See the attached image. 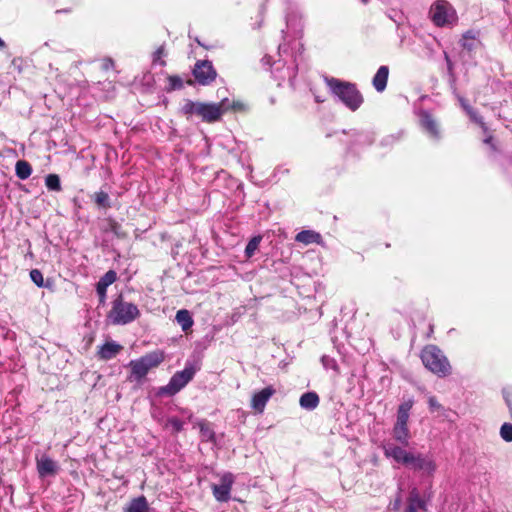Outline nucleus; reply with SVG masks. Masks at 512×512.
<instances>
[{
	"mask_svg": "<svg viewBox=\"0 0 512 512\" xmlns=\"http://www.w3.org/2000/svg\"><path fill=\"white\" fill-rule=\"evenodd\" d=\"M165 359V353L162 350H154L139 359L131 360L128 364L130 368L129 381L141 383L150 370L157 368Z\"/></svg>",
	"mask_w": 512,
	"mask_h": 512,
	"instance_id": "1",
	"label": "nucleus"
},
{
	"mask_svg": "<svg viewBox=\"0 0 512 512\" xmlns=\"http://www.w3.org/2000/svg\"><path fill=\"white\" fill-rule=\"evenodd\" d=\"M140 317L137 305L125 300L123 294L117 295L111 302L107 320L113 325H127Z\"/></svg>",
	"mask_w": 512,
	"mask_h": 512,
	"instance_id": "2",
	"label": "nucleus"
},
{
	"mask_svg": "<svg viewBox=\"0 0 512 512\" xmlns=\"http://www.w3.org/2000/svg\"><path fill=\"white\" fill-rule=\"evenodd\" d=\"M331 91L352 111H356L364 99L355 84L336 78L326 80Z\"/></svg>",
	"mask_w": 512,
	"mask_h": 512,
	"instance_id": "3",
	"label": "nucleus"
},
{
	"mask_svg": "<svg viewBox=\"0 0 512 512\" xmlns=\"http://www.w3.org/2000/svg\"><path fill=\"white\" fill-rule=\"evenodd\" d=\"M423 365L438 377L451 374V365L444 353L436 345H427L421 351Z\"/></svg>",
	"mask_w": 512,
	"mask_h": 512,
	"instance_id": "4",
	"label": "nucleus"
},
{
	"mask_svg": "<svg viewBox=\"0 0 512 512\" xmlns=\"http://www.w3.org/2000/svg\"><path fill=\"white\" fill-rule=\"evenodd\" d=\"M196 369L193 366L185 367L184 370L176 372L169 383L158 389L157 395L173 396L183 389L194 377Z\"/></svg>",
	"mask_w": 512,
	"mask_h": 512,
	"instance_id": "5",
	"label": "nucleus"
},
{
	"mask_svg": "<svg viewBox=\"0 0 512 512\" xmlns=\"http://www.w3.org/2000/svg\"><path fill=\"white\" fill-rule=\"evenodd\" d=\"M430 15L433 23L438 27L451 24L456 19L454 9L444 0H438L433 4Z\"/></svg>",
	"mask_w": 512,
	"mask_h": 512,
	"instance_id": "6",
	"label": "nucleus"
},
{
	"mask_svg": "<svg viewBox=\"0 0 512 512\" xmlns=\"http://www.w3.org/2000/svg\"><path fill=\"white\" fill-rule=\"evenodd\" d=\"M228 110L226 100L218 103L200 102L198 117L206 123H215L222 119L224 113Z\"/></svg>",
	"mask_w": 512,
	"mask_h": 512,
	"instance_id": "7",
	"label": "nucleus"
},
{
	"mask_svg": "<svg viewBox=\"0 0 512 512\" xmlns=\"http://www.w3.org/2000/svg\"><path fill=\"white\" fill-rule=\"evenodd\" d=\"M192 74L195 81L202 86H208L213 83L217 77V71L209 60L196 61Z\"/></svg>",
	"mask_w": 512,
	"mask_h": 512,
	"instance_id": "8",
	"label": "nucleus"
},
{
	"mask_svg": "<svg viewBox=\"0 0 512 512\" xmlns=\"http://www.w3.org/2000/svg\"><path fill=\"white\" fill-rule=\"evenodd\" d=\"M406 466L414 470L424 471L428 475H433L437 469V465L431 457L425 456L421 453L414 454L412 452Z\"/></svg>",
	"mask_w": 512,
	"mask_h": 512,
	"instance_id": "9",
	"label": "nucleus"
},
{
	"mask_svg": "<svg viewBox=\"0 0 512 512\" xmlns=\"http://www.w3.org/2000/svg\"><path fill=\"white\" fill-rule=\"evenodd\" d=\"M233 483V475L226 473L221 477L220 484H212L211 490L215 499L219 502L229 501Z\"/></svg>",
	"mask_w": 512,
	"mask_h": 512,
	"instance_id": "10",
	"label": "nucleus"
},
{
	"mask_svg": "<svg viewBox=\"0 0 512 512\" xmlns=\"http://www.w3.org/2000/svg\"><path fill=\"white\" fill-rule=\"evenodd\" d=\"M275 393L276 389L272 385H269L263 388L262 390L254 393L251 398V408L255 412L262 414L265 410L267 402Z\"/></svg>",
	"mask_w": 512,
	"mask_h": 512,
	"instance_id": "11",
	"label": "nucleus"
},
{
	"mask_svg": "<svg viewBox=\"0 0 512 512\" xmlns=\"http://www.w3.org/2000/svg\"><path fill=\"white\" fill-rule=\"evenodd\" d=\"M383 452L387 458H392L397 463L403 464L405 466L408 463L409 456L411 454V452L406 451L402 447L391 443L383 446Z\"/></svg>",
	"mask_w": 512,
	"mask_h": 512,
	"instance_id": "12",
	"label": "nucleus"
},
{
	"mask_svg": "<svg viewBox=\"0 0 512 512\" xmlns=\"http://www.w3.org/2000/svg\"><path fill=\"white\" fill-rule=\"evenodd\" d=\"M36 466L40 477L54 476L59 470L57 463L47 455L36 458Z\"/></svg>",
	"mask_w": 512,
	"mask_h": 512,
	"instance_id": "13",
	"label": "nucleus"
},
{
	"mask_svg": "<svg viewBox=\"0 0 512 512\" xmlns=\"http://www.w3.org/2000/svg\"><path fill=\"white\" fill-rule=\"evenodd\" d=\"M117 280V273L114 270L107 271L97 282L96 292L99 296V302L104 303L106 300L107 288Z\"/></svg>",
	"mask_w": 512,
	"mask_h": 512,
	"instance_id": "14",
	"label": "nucleus"
},
{
	"mask_svg": "<svg viewBox=\"0 0 512 512\" xmlns=\"http://www.w3.org/2000/svg\"><path fill=\"white\" fill-rule=\"evenodd\" d=\"M420 124L422 128L433 138L440 137V130L436 119L428 111H421Z\"/></svg>",
	"mask_w": 512,
	"mask_h": 512,
	"instance_id": "15",
	"label": "nucleus"
},
{
	"mask_svg": "<svg viewBox=\"0 0 512 512\" xmlns=\"http://www.w3.org/2000/svg\"><path fill=\"white\" fill-rule=\"evenodd\" d=\"M122 349V345L114 341L106 342L99 347L97 351V357L101 360L107 361L116 357Z\"/></svg>",
	"mask_w": 512,
	"mask_h": 512,
	"instance_id": "16",
	"label": "nucleus"
},
{
	"mask_svg": "<svg viewBox=\"0 0 512 512\" xmlns=\"http://www.w3.org/2000/svg\"><path fill=\"white\" fill-rule=\"evenodd\" d=\"M388 77V66H380L372 79V84L377 92H383L386 89Z\"/></svg>",
	"mask_w": 512,
	"mask_h": 512,
	"instance_id": "17",
	"label": "nucleus"
},
{
	"mask_svg": "<svg viewBox=\"0 0 512 512\" xmlns=\"http://www.w3.org/2000/svg\"><path fill=\"white\" fill-rule=\"evenodd\" d=\"M295 241L305 245L312 243L320 244L322 242V236L320 233L313 230H302L296 234Z\"/></svg>",
	"mask_w": 512,
	"mask_h": 512,
	"instance_id": "18",
	"label": "nucleus"
},
{
	"mask_svg": "<svg viewBox=\"0 0 512 512\" xmlns=\"http://www.w3.org/2000/svg\"><path fill=\"white\" fill-rule=\"evenodd\" d=\"M392 434L396 441L402 445H408L410 438L408 424L396 422L393 427Z\"/></svg>",
	"mask_w": 512,
	"mask_h": 512,
	"instance_id": "19",
	"label": "nucleus"
},
{
	"mask_svg": "<svg viewBox=\"0 0 512 512\" xmlns=\"http://www.w3.org/2000/svg\"><path fill=\"white\" fill-rule=\"evenodd\" d=\"M125 512H148L149 503L145 496L141 495L133 498L129 504L124 508Z\"/></svg>",
	"mask_w": 512,
	"mask_h": 512,
	"instance_id": "20",
	"label": "nucleus"
},
{
	"mask_svg": "<svg viewBox=\"0 0 512 512\" xmlns=\"http://www.w3.org/2000/svg\"><path fill=\"white\" fill-rule=\"evenodd\" d=\"M320 399L316 392H306L301 395L299 404L302 408L313 410L319 405Z\"/></svg>",
	"mask_w": 512,
	"mask_h": 512,
	"instance_id": "21",
	"label": "nucleus"
},
{
	"mask_svg": "<svg viewBox=\"0 0 512 512\" xmlns=\"http://www.w3.org/2000/svg\"><path fill=\"white\" fill-rule=\"evenodd\" d=\"M175 319H176L177 323L181 326V328L184 332H187L188 330H190L194 324V321H193V318H192L190 312L186 309L177 311Z\"/></svg>",
	"mask_w": 512,
	"mask_h": 512,
	"instance_id": "22",
	"label": "nucleus"
},
{
	"mask_svg": "<svg viewBox=\"0 0 512 512\" xmlns=\"http://www.w3.org/2000/svg\"><path fill=\"white\" fill-rule=\"evenodd\" d=\"M198 426L201 440L205 442L215 443L216 436L211 424L208 421L203 420L198 423Z\"/></svg>",
	"mask_w": 512,
	"mask_h": 512,
	"instance_id": "23",
	"label": "nucleus"
},
{
	"mask_svg": "<svg viewBox=\"0 0 512 512\" xmlns=\"http://www.w3.org/2000/svg\"><path fill=\"white\" fill-rule=\"evenodd\" d=\"M477 36L478 32H475L473 30L466 31L461 39L462 48L468 52H472L476 48Z\"/></svg>",
	"mask_w": 512,
	"mask_h": 512,
	"instance_id": "24",
	"label": "nucleus"
},
{
	"mask_svg": "<svg viewBox=\"0 0 512 512\" xmlns=\"http://www.w3.org/2000/svg\"><path fill=\"white\" fill-rule=\"evenodd\" d=\"M91 199L94 204L101 209H109L111 208V201L109 194L105 191H97L93 195H91Z\"/></svg>",
	"mask_w": 512,
	"mask_h": 512,
	"instance_id": "25",
	"label": "nucleus"
},
{
	"mask_svg": "<svg viewBox=\"0 0 512 512\" xmlns=\"http://www.w3.org/2000/svg\"><path fill=\"white\" fill-rule=\"evenodd\" d=\"M15 173L19 179L25 180L31 176L32 166L26 160H18L15 165Z\"/></svg>",
	"mask_w": 512,
	"mask_h": 512,
	"instance_id": "26",
	"label": "nucleus"
},
{
	"mask_svg": "<svg viewBox=\"0 0 512 512\" xmlns=\"http://www.w3.org/2000/svg\"><path fill=\"white\" fill-rule=\"evenodd\" d=\"M199 107L200 102H194L192 100H186L183 106L181 107V114L189 119L191 116L199 115Z\"/></svg>",
	"mask_w": 512,
	"mask_h": 512,
	"instance_id": "27",
	"label": "nucleus"
},
{
	"mask_svg": "<svg viewBox=\"0 0 512 512\" xmlns=\"http://www.w3.org/2000/svg\"><path fill=\"white\" fill-rule=\"evenodd\" d=\"M407 502H408V505L412 504L413 507L419 508L423 511L427 510L426 502H425V500H423L421 498L420 493L417 488H413L410 491Z\"/></svg>",
	"mask_w": 512,
	"mask_h": 512,
	"instance_id": "28",
	"label": "nucleus"
},
{
	"mask_svg": "<svg viewBox=\"0 0 512 512\" xmlns=\"http://www.w3.org/2000/svg\"><path fill=\"white\" fill-rule=\"evenodd\" d=\"M106 222L108 227L104 230L105 232L111 231L117 238L124 239L127 237V233L123 230L122 226L114 219L107 218Z\"/></svg>",
	"mask_w": 512,
	"mask_h": 512,
	"instance_id": "29",
	"label": "nucleus"
},
{
	"mask_svg": "<svg viewBox=\"0 0 512 512\" xmlns=\"http://www.w3.org/2000/svg\"><path fill=\"white\" fill-rule=\"evenodd\" d=\"M413 406L412 401H406L398 407L396 422L408 424L409 412Z\"/></svg>",
	"mask_w": 512,
	"mask_h": 512,
	"instance_id": "30",
	"label": "nucleus"
},
{
	"mask_svg": "<svg viewBox=\"0 0 512 512\" xmlns=\"http://www.w3.org/2000/svg\"><path fill=\"white\" fill-rule=\"evenodd\" d=\"M262 241V236L261 235H257V236H254L252 237L248 244L246 245V248H245V256L246 258H251L255 252L258 250L259 248V245Z\"/></svg>",
	"mask_w": 512,
	"mask_h": 512,
	"instance_id": "31",
	"label": "nucleus"
},
{
	"mask_svg": "<svg viewBox=\"0 0 512 512\" xmlns=\"http://www.w3.org/2000/svg\"><path fill=\"white\" fill-rule=\"evenodd\" d=\"M45 185L49 190H52V191H60L61 190V182H60V178L57 174H49L45 178Z\"/></svg>",
	"mask_w": 512,
	"mask_h": 512,
	"instance_id": "32",
	"label": "nucleus"
},
{
	"mask_svg": "<svg viewBox=\"0 0 512 512\" xmlns=\"http://www.w3.org/2000/svg\"><path fill=\"white\" fill-rule=\"evenodd\" d=\"M465 109L467 110L471 119L481 127L483 132H487V125L483 121V117L478 115L471 107L465 106Z\"/></svg>",
	"mask_w": 512,
	"mask_h": 512,
	"instance_id": "33",
	"label": "nucleus"
},
{
	"mask_svg": "<svg viewBox=\"0 0 512 512\" xmlns=\"http://www.w3.org/2000/svg\"><path fill=\"white\" fill-rule=\"evenodd\" d=\"M500 436L506 442H512V424L504 423L500 428Z\"/></svg>",
	"mask_w": 512,
	"mask_h": 512,
	"instance_id": "34",
	"label": "nucleus"
},
{
	"mask_svg": "<svg viewBox=\"0 0 512 512\" xmlns=\"http://www.w3.org/2000/svg\"><path fill=\"white\" fill-rule=\"evenodd\" d=\"M25 63L26 62L22 57H15L12 59L10 67L18 74H22L25 68Z\"/></svg>",
	"mask_w": 512,
	"mask_h": 512,
	"instance_id": "35",
	"label": "nucleus"
},
{
	"mask_svg": "<svg viewBox=\"0 0 512 512\" xmlns=\"http://www.w3.org/2000/svg\"><path fill=\"white\" fill-rule=\"evenodd\" d=\"M30 278L38 287H44V278L40 270L32 269L30 271Z\"/></svg>",
	"mask_w": 512,
	"mask_h": 512,
	"instance_id": "36",
	"label": "nucleus"
},
{
	"mask_svg": "<svg viewBox=\"0 0 512 512\" xmlns=\"http://www.w3.org/2000/svg\"><path fill=\"white\" fill-rule=\"evenodd\" d=\"M169 84H170V90H179L183 88V81L178 75H169L167 77Z\"/></svg>",
	"mask_w": 512,
	"mask_h": 512,
	"instance_id": "37",
	"label": "nucleus"
},
{
	"mask_svg": "<svg viewBox=\"0 0 512 512\" xmlns=\"http://www.w3.org/2000/svg\"><path fill=\"white\" fill-rule=\"evenodd\" d=\"M483 133L485 134V138H484L483 142L485 144L489 145L492 151L497 152L498 148L494 142V136L492 135V133L489 131L488 128H487V132H483Z\"/></svg>",
	"mask_w": 512,
	"mask_h": 512,
	"instance_id": "38",
	"label": "nucleus"
},
{
	"mask_svg": "<svg viewBox=\"0 0 512 512\" xmlns=\"http://www.w3.org/2000/svg\"><path fill=\"white\" fill-rule=\"evenodd\" d=\"M502 394H503V398L509 408L510 417L512 418V390L505 388V389H503Z\"/></svg>",
	"mask_w": 512,
	"mask_h": 512,
	"instance_id": "39",
	"label": "nucleus"
},
{
	"mask_svg": "<svg viewBox=\"0 0 512 512\" xmlns=\"http://www.w3.org/2000/svg\"><path fill=\"white\" fill-rule=\"evenodd\" d=\"M165 53V49L163 46H160L154 53L153 62H159L161 66L166 65V61L162 60V56Z\"/></svg>",
	"mask_w": 512,
	"mask_h": 512,
	"instance_id": "40",
	"label": "nucleus"
},
{
	"mask_svg": "<svg viewBox=\"0 0 512 512\" xmlns=\"http://www.w3.org/2000/svg\"><path fill=\"white\" fill-rule=\"evenodd\" d=\"M428 405H429V409L432 412L442 410V408H443L435 396H430L428 398Z\"/></svg>",
	"mask_w": 512,
	"mask_h": 512,
	"instance_id": "41",
	"label": "nucleus"
},
{
	"mask_svg": "<svg viewBox=\"0 0 512 512\" xmlns=\"http://www.w3.org/2000/svg\"><path fill=\"white\" fill-rule=\"evenodd\" d=\"M169 424L175 432H180L183 429V422L178 418H171Z\"/></svg>",
	"mask_w": 512,
	"mask_h": 512,
	"instance_id": "42",
	"label": "nucleus"
},
{
	"mask_svg": "<svg viewBox=\"0 0 512 512\" xmlns=\"http://www.w3.org/2000/svg\"><path fill=\"white\" fill-rule=\"evenodd\" d=\"M114 65H115V63H114L113 59H111V58H104L102 60V64H101L102 69L105 71L113 69Z\"/></svg>",
	"mask_w": 512,
	"mask_h": 512,
	"instance_id": "43",
	"label": "nucleus"
},
{
	"mask_svg": "<svg viewBox=\"0 0 512 512\" xmlns=\"http://www.w3.org/2000/svg\"><path fill=\"white\" fill-rule=\"evenodd\" d=\"M226 106L228 107V110L232 109L234 111H240L243 108V104L239 101L233 102L231 106H228V105H226Z\"/></svg>",
	"mask_w": 512,
	"mask_h": 512,
	"instance_id": "44",
	"label": "nucleus"
},
{
	"mask_svg": "<svg viewBox=\"0 0 512 512\" xmlns=\"http://www.w3.org/2000/svg\"><path fill=\"white\" fill-rule=\"evenodd\" d=\"M417 509H418V508L413 507V505H412V504H411V505H408V504H407V507H406V509H405V512H417Z\"/></svg>",
	"mask_w": 512,
	"mask_h": 512,
	"instance_id": "45",
	"label": "nucleus"
},
{
	"mask_svg": "<svg viewBox=\"0 0 512 512\" xmlns=\"http://www.w3.org/2000/svg\"><path fill=\"white\" fill-rule=\"evenodd\" d=\"M6 47L5 42L0 38V50Z\"/></svg>",
	"mask_w": 512,
	"mask_h": 512,
	"instance_id": "46",
	"label": "nucleus"
},
{
	"mask_svg": "<svg viewBox=\"0 0 512 512\" xmlns=\"http://www.w3.org/2000/svg\"><path fill=\"white\" fill-rule=\"evenodd\" d=\"M434 332V325L429 326V333L428 336H430Z\"/></svg>",
	"mask_w": 512,
	"mask_h": 512,
	"instance_id": "47",
	"label": "nucleus"
},
{
	"mask_svg": "<svg viewBox=\"0 0 512 512\" xmlns=\"http://www.w3.org/2000/svg\"><path fill=\"white\" fill-rule=\"evenodd\" d=\"M186 83H187L188 85H193V84H194V81H193L192 79H189V80H187V81H186Z\"/></svg>",
	"mask_w": 512,
	"mask_h": 512,
	"instance_id": "48",
	"label": "nucleus"
},
{
	"mask_svg": "<svg viewBox=\"0 0 512 512\" xmlns=\"http://www.w3.org/2000/svg\"><path fill=\"white\" fill-rule=\"evenodd\" d=\"M196 41H197L198 45H201V46H203L205 49H208V47L204 46V45H203L199 40H196Z\"/></svg>",
	"mask_w": 512,
	"mask_h": 512,
	"instance_id": "49",
	"label": "nucleus"
}]
</instances>
